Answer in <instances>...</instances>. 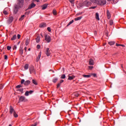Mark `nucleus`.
<instances>
[{"label": "nucleus", "mask_w": 126, "mask_h": 126, "mask_svg": "<svg viewBox=\"0 0 126 126\" xmlns=\"http://www.w3.org/2000/svg\"><path fill=\"white\" fill-rule=\"evenodd\" d=\"M74 22V21L73 20H71L67 25V26H69V25H70V24H72V23H73V22Z\"/></svg>", "instance_id": "cd10ccee"}, {"label": "nucleus", "mask_w": 126, "mask_h": 126, "mask_svg": "<svg viewBox=\"0 0 126 126\" xmlns=\"http://www.w3.org/2000/svg\"><path fill=\"white\" fill-rule=\"evenodd\" d=\"M13 21V17L11 16V17H9V18L7 21V23L8 24H10Z\"/></svg>", "instance_id": "0eeeda50"}, {"label": "nucleus", "mask_w": 126, "mask_h": 126, "mask_svg": "<svg viewBox=\"0 0 126 126\" xmlns=\"http://www.w3.org/2000/svg\"><path fill=\"white\" fill-rule=\"evenodd\" d=\"M26 100V98H25V96H21L19 98V102H25Z\"/></svg>", "instance_id": "6e6552de"}, {"label": "nucleus", "mask_w": 126, "mask_h": 126, "mask_svg": "<svg viewBox=\"0 0 126 126\" xmlns=\"http://www.w3.org/2000/svg\"><path fill=\"white\" fill-rule=\"evenodd\" d=\"M24 5V0H18L17 4L14 5L13 13L16 14L20 8H22Z\"/></svg>", "instance_id": "f257e3e1"}, {"label": "nucleus", "mask_w": 126, "mask_h": 126, "mask_svg": "<svg viewBox=\"0 0 126 126\" xmlns=\"http://www.w3.org/2000/svg\"><path fill=\"white\" fill-rule=\"evenodd\" d=\"M13 116L15 118H17V117H18V115H17V114H16L15 112L13 113Z\"/></svg>", "instance_id": "7c9ffc66"}, {"label": "nucleus", "mask_w": 126, "mask_h": 126, "mask_svg": "<svg viewBox=\"0 0 126 126\" xmlns=\"http://www.w3.org/2000/svg\"><path fill=\"white\" fill-rule=\"evenodd\" d=\"M1 100V97L0 98V101Z\"/></svg>", "instance_id": "338daca9"}, {"label": "nucleus", "mask_w": 126, "mask_h": 126, "mask_svg": "<svg viewBox=\"0 0 126 126\" xmlns=\"http://www.w3.org/2000/svg\"><path fill=\"white\" fill-rule=\"evenodd\" d=\"M69 1H70L71 3H72L73 4L74 3V0H69Z\"/></svg>", "instance_id": "79ce46f5"}, {"label": "nucleus", "mask_w": 126, "mask_h": 126, "mask_svg": "<svg viewBox=\"0 0 126 126\" xmlns=\"http://www.w3.org/2000/svg\"><path fill=\"white\" fill-rule=\"evenodd\" d=\"M36 47L37 49H40V48H41V46L39 44H38Z\"/></svg>", "instance_id": "09e8293b"}, {"label": "nucleus", "mask_w": 126, "mask_h": 126, "mask_svg": "<svg viewBox=\"0 0 126 126\" xmlns=\"http://www.w3.org/2000/svg\"><path fill=\"white\" fill-rule=\"evenodd\" d=\"M36 6V4L34 3H32L31 5L28 8V9H31V8H33Z\"/></svg>", "instance_id": "1a4fd4ad"}, {"label": "nucleus", "mask_w": 126, "mask_h": 126, "mask_svg": "<svg viewBox=\"0 0 126 126\" xmlns=\"http://www.w3.org/2000/svg\"><path fill=\"white\" fill-rule=\"evenodd\" d=\"M31 48H29L28 49V51H31Z\"/></svg>", "instance_id": "680f3d73"}, {"label": "nucleus", "mask_w": 126, "mask_h": 126, "mask_svg": "<svg viewBox=\"0 0 126 126\" xmlns=\"http://www.w3.org/2000/svg\"><path fill=\"white\" fill-rule=\"evenodd\" d=\"M46 26H47V25H46V23H45L40 24L39 25V27L40 28H44L46 27Z\"/></svg>", "instance_id": "f8f14e48"}, {"label": "nucleus", "mask_w": 126, "mask_h": 126, "mask_svg": "<svg viewBox=\"0 0 126 126\" xmlns=\"http://www.w3.org/2000/svg\"><path fill=\"white\" fill-rule=\"evenodd\" d=\"M42 9L44 10V9H46L47 7H48V4H44L42 6Z\"/></svg>", "instance_id": "f3484780"}, {"label": "nucleus", "mask_w": 126, "mask_h": 126, "mask_svg": "<svg viewBox=\"0 0 126 126\" xmlns=\"http://www.w3.org/2000/svg\"><path fill=\"white\" fill-rule=\"evenodd\" d=\"M3 88V86L2 84H0V90H1Z\"/></svg>", "instance_id": "37998d69"}, {"label": "nucleus", "mask_w": 126, "mask_h": 126, "mask_svg": "<svg viewBox=\"0 0 126 126\" xmlns=\"http://www.w3.org/2000/svg\"><path fill=\"white\" fill-rule=\"evenodd\" d=\"M25 50L26 51V52L27 51V47H25Z\"/></svg>", "instance_id": "bf43d9fd"}, {"label": "nucleus", "mask_w": 126, "mask_h": 126, "mask_svg": "<svg viewBox=\"0 0 126 126\" xmlns=\"http://www.w3.org/2000/svg\"><path fill=\"white\" fill-rule=\"evenodd\" d=\"M36 42V43H40V37L39 36H38L37 38H35Z\"/></svg>", "instance_id": "6ab92c4d"}, {"label": "nucleus", "mask_w": 126, "mask_h": 126, "mask_svg": "<svg viewBox=\"0 0 126 126\" xmlns=\"http://www.w3.org/2000/svg\"><path fill=\"white\" fill-rule=\"evenodd\" d=\"M17 91H19L20 92L23 93V89H20L17 90Z\"/></svg>", "instance_id": "c9c22d12"}, {"label": "nucleus", "mask_w": 126, "mask_h": 126, "mask_svg": "<svg viewBox=\"0 0 126 126\" xmlns=\"http://www.w3.org/2000/svg\"><path fill=\"white\" fill-rule=\"evenodd\" d=\"M61 78L62 79H64V78H65V75L63 74V75L61 76Z\"/></svg>", "instance_id": "f704fd0d"}, {"label": "nucleus", "mask_w": 126, "mask_h": 126, "mask_svg": "<svg viewBox=\"0 0 126 126\" xmlns=\"http://www.w3.org/2000/svg\"><path fill=\"white\" fill-rule=\"evenodd\" d=\"M32 83H33V84H34L35 85H37V82L35 81V80L33 79L32 80Z\"/></svg>", "instance_id": "e433bc0d"}, {"label": "nucleus", "mask_w": 126, "mask_h": 126, "mask_svg": "<svg viewBox=\"0 0 126 126\" xmlns=\"http://www.w3.org/2000/svg\"><path fill=\"white\" fill-rule=\"evenodd\" d=\"M36 1H37V2H39V0H36Z\"/></svg>", "instance_id": "e2e57ef3"}, {"label": "nucleus", "mask_w": 126, "mask_h": 126, "mask_svg": "<svg viewBox=\"0 0 126 126\" xmlns=\"http://www.w3.org/2000/svg\"><path fill=\"white\" fill-rule=\"evenodd\" d=\"M11 49V47L9 46H7V50H8V51H9V50H10Z\"/></svg>", "instance_id": "c03bdc74"}, {"label": "nucleus", "mask_w": 126, "mask_h": 126, "mask_svg": "<svg viewBox=\"0 0 126 126\" xmlns=\"http://www.w3.org/2000/svg\"><path fill=\"white\" fill-rule=\"evenodd\" d=\"M53 14H54V15H57V10L55 9H54L53 10Z\"/></svg>", "instance_id": "bb28decb"}, {"label": "nucleus", "mask_w": 126, "mask_h": 126, "mask_svg": "<svg viewBox=\"0 0 126 126\" xmlns=\"http://www.w3.org/2000/svg\"><path fill=\"white\" fill-rule=\"evenodd\" d=\"M96 8V7H92V8H93V9H95Z\"/></svg>", "instance_id": "052dcab7"}, {"label": "nucleus", "mask_w": 126, "mask_h": 126, "mask_svg": "<svg viewBox=\"0 0 126 126\" xmlns=\"http://www.w3.org/2000/svg\"><path fill=\"white\" fill-rule=\"evenodd\" d=\"M99 0H91V1L93 2V3H96V4H98V3H99Z\"/></svg>", "instance_id": "4468645a"}, {"label": "nucleus", "mask_w": 126, "mask_h": 126, "mask_svg": "<svg viewBox=\"0 0 126 126\" xmlns=\"http://www.w3.org/2000/svg\"><path fill=\"white\" fill-rule=\"evenodd\" d=\"M29 44V39L27 38L26 40V45L27 46H28V44Z\"/></svg>", "instance_id": "c85d7f7f"}, {"label": "nucleus", "mask_w": 126, "mask_h": 126, "mask_svg": "<svg viewBox=\"0 0 126 126\" xmlns=\"http://www.w3.org/2000/svg\"><path fill=\"white\" fill-rule=\"evenodd\" d=\"M14 109H13V107L12 106H10V114H12V113H14Z\"/></svg>", "instance_id": "ddd939ff"}, {"label": "nucleus", "mask_w": 126, "mask_h": 126, "mask_svg": "<svg viewBox=\"0 0 126 126\" xmlns=\"http://www.w3.org/2000/svg\"><path fill=\"white\" fill-rule=\"evenodd\" d=\"M89 64L90 65H94V61L92 59H90L89 61Z\"/></svg>", "instance_id": "9d476101"}, {"label": "nucleus", "mask_w": 126, "mask_h": 126, "mask_svg": "<svg viewBox=\"0 0 126 126\" xmlns=\"http://www.w3.org/2000/svg\"><path fill=\"white\" fill-rule=\"evenodd\" d=\"M40 35H41V37H43V34H41Z\"/></svg>", "instance_id": "69168bd1"}, {"label": "nucleus", "mask_w": 126, "mask_h": 126, "mask_svg": "<svg viewBox=\"0 0 126 126\" xmlns=\"http://www.w3.org/2000/svg\"><path fill=\"white\" fill-rule=\"evenodd\" d=\"M113 23H114V22H113V20H110L109 21V24H110V25H111V26L113 25Z\"/></svg>", "instance_id": "72a5a7b5"}, {"label": "nucleus", "mask_w": 126, "mask_h": 126, "mask_svg": "<svg viewBox=\"0 0 126 126\" xmlns=\"http://www.w3.org/2000/svg\"><path fill=\"white\" fill-rule=\"evenodd\" d=\"M83 77H85V78H90L91 77V75H86L84 74L83 75Z\"/></svg>", "instance_id": "aec40b11"}, {"label": "nucleus", "mask_w": 126, "mask_h": 126, "mask_svg": "<svg viewBox=\"0 0 126 126\" xmlns=\"http://www.w3.org/2000/svg\"><path fill=\"white\" fill-rule=\"evenodd\" d=\"M4 60H7V55H4Z\"/></svg>", "instance_id": "864d4df0"}, {"label": "nucleus", "mask_w": 126, "mask_h": 126, "mask_svg": "<svg viewBox=\"0 0 126 126\" xmlns=\"http://www.w3.org/2000/svg\"><path fill=\"white\" fill-rule=\"evenodd\" d=\"M89 5H91V2H89L87 0L85 1L82 4V3H80V7H82V6H89Z\"/></svg>", "instance_id": "f03ea898"}, {"label": "nucleus", "mask_w": 126, "mask_h": 126, "mask_svg": "<svg viewBox=\"0 0 126 126\" xmlns=\"http://www.w3.org/2000/svg\"><path fill=\"white\" fill-rule=\"evenodd\" d=\"M63 82V80H61L60 81V84H62Z\"/></svg>", "instance_id": "5fc2aeb1"}, {"label": "nucleus", "mask_w": 126, "mask_h": 126, "mask_svg": "<svg viewBox=\"0 0 126 126\" xmlns=\"http://www.w3.org/2000/svg\"><path fill=\"white\" fill-rule=\"evenodd\" d=\"M20 37H21V35H20V34H18V35H17V38H18V39H20Z\"/></svg>", "instance_id": "3c124183"}, {"label": "nucleus", "mask_w": 126, "mask_h": 126, "mask_svg": "<svg viewBox=\"0 0 126 126\" xmlns=\"http://www.w3.org/2000/svg\"><path fill=\"white\" fill-rule=\"evenodd\" d=\"M89 68L90 69H92V68H93V66H89Z\"/></svg>", "instance_id": "603ef678"}, {"label": "nucleus", "mask_w": 126, "mask_h": 126, "mask_svg": "<svg viewBox=\"0 0 126 126\" xmlns=\"http://www.w3.org/2000/svg\"><path fill=\"white\" fill-rule=\"evenodd\" d=\"M9 126H12V125L10 124V125H9Z\"/></svg>", "instance_id": "774afa93"}, {"label": "nucleus", "mask_w": 126, "mask_h": 126, "mask_svg": "<svg viewBox=\"0 0 126 126\" xmlns=\"http://www.w3.org/2000/svg\"><path fill=\"white\" fill-rule=\"evenodd\" d=\"M58 80H59V79L57 77H55L53 79L52 81L54 83H56V82H57V81H58Z\"/></svg>", "instance_id": "5701e85b"}, {"label": "nucleus", "mask_w": 126, "mask_h": 126, "mask_svg": "<svg viewBox=\"0 0 126 126\" xmlns=\"http://www.w3.org/2000/svg\"><path fill=\"white\" fill-rule=\"evenodd\" d=\"M45 40L47 41V43H50L51 42V37L49 35H45Z\"/></svg>", "instance_id": "423d86ee"}, {"label": "nucleus", "mask_w": 126, "mask_h": 126, "mask_svg": "<svg viewBox=\"0 0 126 126\" xmlns=\"http://www.w3.org/2000/svg\"><path fill=\"white\" fill-rule=\"evenodd\" d=\"M41 52L39 53L38 55L36 58V62H39L40 59L41 58Z\"/></svg>", "instance_id": "2eb2a0df"}, {"label": "nucleus", "mask_w": 126, "mask_h": 126, "mask_svg": "<svg viewBox=\"0 0 126 126\" xmlns=\"http://www.w3.org/2000/svg\"><path fill=\"white\" fill-rule=\"evenodd\" d=\"M60 86H61V84L60 83H58L57 84V88H59V87H60Z\"/></svg>", "instance_id": "49530a36"}, {"label": "nucleus", "mask_w": 126, "mask_h": 126, "mask_svg": "<svg viewBox=\"0 0 126 126\" xmlns=\"http://www.w3.org/2000/svg\"><path fill=\"white\" fill-rule=\"evenodd\" d=\"M81 18H82V17L80 16V17L75 18L74 20L75 21H77L78 20H80V19H81Z\"/></svg>", "instance_id": "a878e982"}, {"label": "nucleus", "mask_w": 126, "mask_h": 126, "mask_svg": "<svg viewBox=\"0 0 126 126\" xmlns=\"http://www.w3.org/2000/svg\"><path fill=\"white\" fill-rule=\"evenodd\" d=\"M74 96L75 97H78V96H79V94H78V93H76L74 94Z\"/></svg>", "instance_id": "a19ab883"}, {"label": "nucleus", "mask_w": 126, "mask_h": 126, "mask_svg": "<svg viewBox=\"0 0 126 126\" xmlns=\"http://www.w3.org/2000/svg\"><path fill=\"white\" fill-rule=\"evenodd\" d=\"M30 84V80H27L24 83V85L27 86L29 85Z\"/></svg>", "instance_id": "412c9836"}, {"label": "nucleus", "mask_w": 126, "mask_h": 126, "mask_svg": "<svg viewBox=\"0 0 126 126\" xmlns=\"http://www.w3.org/2000/svg\"><path fill=\"white\" fill-rule=\"evenodd\" d=\"M45 55L47 57H50L51 56V50L49 48H45Z\"/></svg>", "instance_id": "20e7f679"}, {"label": "nucleus", "mask_w": 126, "mask_h": 126, "mask_svg": "<svg viewBox=\"0 0 126 126\" xmlns=\"http://www.w3.org/2000/svg\"><path fill=\"white\" fill-rule=\"evenodd\" d=\"M116 45L117 46V47H119V46H120V44L116 43Z\"/></svg>", "instance_id": "6e6d98bb"}, {"label": "nucleus", "mask_w": 126, "mask_h": 126, "mask_svg": "<svg viewBox=\"0 0 126 126\" xmlns=\"http://www.w3.org/2000/svg\"><path fill=\"white\" fill-rule=\"evenodd\" d=\"M19 52H20V55H23V46H22V45H21L20 47Z\"/></svg>", "instance_id": "9b49d317"}, {"label": "nucleus", "mask_w": 126, "mask_h": 126, "mask_svg": "<svg viewBox=\"0 0 126 126\" xmlns=\"http://www.w3.org/2000/svg\"><path fill=\"white\" fill-rule=\"evenodd\" d=\"M108 44L110 46H113V45H115V42L114 41H109V42H108Z\"/></svg>", "instance_id": "393cba45"}, {"label": "nucleus", "mask_w": 126, "mask_h": 126, "mask_svg": "<svg viewBox=\"0 0 126 126\" xmlns=\"http://www.w3.org/2000/svg\"><path fill=\"white\" fill-rule=\"evenodd\" d=\"M17 38L16 35L15 34L13 36V37L11 38V40L12 41H14V40H16Z\"/></svg>", "instance_id": "b1692460"}, {"label": "nucleus", "mask_w": 126, "mask_h": 126, "mask_svg": "<svg viewBox=\"0 0 126 126\" xmlns=\"http://www.w3.org/2000/svg\"><path fill=\"white\" fill-rule=\"evenodd\" d=\"M25 16V15H23L21 18L19 19V20H23V19H24V17Z\"/></svg>", "instance_id": "2f4dec72"}, {"label": "nucleus", "mask_w": 126, "mask_h": 126, "mask_svg": "<svg viewBox=\"0 0 126 126\" xmlns=\"http://www.w3.org/2000/svg\"><path fill=\"white\" fill-rule=\"evenodd\" d=\"M31 126H36V125H32Z\"/></svg>", "instance_id": "0e129e2a"}, {"label": "nucleus", "mask_w": 126, "mask_h": 126, "mask_svg": "<svg viewBox=\"0 0 126 126\" xmlns=\"http://www.w3.org/2000/svg\"><path fill=\"white\" fill-rule=\"evenodd\" d=\"M107 3V1L106 0H99L98 3L97 4L98 5H105Z\"/></svg>", "instance_id": "39448f33"}, {"label": "nucleus", "mask_w": 126, "mask_h": 126, "mask_svg": "<svg viewBox=\"0 0 126 126\" xmlns=\"http://www.w3.org/2000/svg\"><path fill=\"white\" fill-rule=\"evenodd\" d=\"M3 13H4V14L5 15H7V14H8V13H7V12L5 10H3Z\"/></svg>", "instance_id": "4c0bfd02"}, {"label": "nucleus", "mask_w": 126, "mask_h": 126, "mask_svg": "<svg viewBox=\"0 0 126 126\" xmlns=\"http://www.w3.org/2000/svg\"><path fill=\"white\" fill-rule=\"evenodd\" d=\"M107 15L108 19H110V18H111V14L110 13L109 10H107Z\"/></svg>", "instance_id": "dca6fc26"}, {"label": "nucleus", "mask_w": 126, "mask_h": 126, "mask_svg": "<svg viewBox=\"0 0 126 126\" xmlns=\"http://www.w3.org/2000/svg\"><path fill=\"white\" fill-rule=\"evenodd\" d=\"M95 19H97V20H100V18H99V14L97 12L95 13Z\"/></svg>", "instance_id": "4be33fe9"}, {"label": "nucleus", "mask_w": 126, "mask_h": 126, "mask_svg": "<svg viewBox=\"0 0 126 126\" xmlns=\"http://www.w3.org/2000/svg\"><path fill=\"white\" fill-rule=\"evenodd\" d=\"M93 75L94 77H96V74H93Z\"/></svg>", "instance_id": "13d9d810"}, {"label": "nucleus", "mask_w": 126, "mask_h": 126, "mask_svg": "<svg viewBox=\"0 0 126 126\" xmlns=\"http://www.w3.org/2000/svg\"><path fill=\"white\" fill-rule=\"evenodd\" d=\"M29 70L31 74H32V73H33V74H36V71L35 70V68L34 67V66H31V67L29 69Z\"/></svg>", "instance_id": "7ed1b4c3"}, {"label": "nucleus", "mask_w": 126, "mask_h": 126, "mask_svg": "<svg viewBox=\"0 0 126 126\" xmlns=\"http://www.w3.org/2000/svg\"><path fill=\"white\" fill-rule=\"evenodd\" d=\"M75 78V76H68V80H72V79H74Z\"/></svg>", "instance_id": "a211bd4d"}, {"label": "nucleus", "mask_w": 126, "mask_h": 126, "mask_svg": "<svg viewBox=\"0 0 126 126\" xmlns=\"http://www.w3.org/2000/svg\"><path fill=\"white\" fill-rule=\"evenodd\" d=\"M21 87H22V86L20 85H19L18 86H17L16 87V88H17V89H19V88H21Z\"/></svg>", "instance_id": "ea45409f"}, {"label": "nucleus", "mask_w": 126, "mask_h": 126, "mask_svg": "<svg viewBox=\"0 0 126 126\" xmlns=\"http://www.w3.org/2000/svg\"><path fill=\"white\" fill-rule=\"evenodd\" d=\"M25 96H29V91H27L25 94Z\"/></svg>", "instance_id": "473e14b6"}, {"label": "nucleus", "mask_w": 126, "mask_h": 126, "mask_svg": "<svg viewBox=\"0 0 126 126\" xmlns=\"http://www.w3.org/2000/svg\"><path fill=\"white\" fill-rule=\"evenodd\" d=\"M17 49V46L16 45H14L13 47V49L16 50Z\"/></svg>", "instance_id": "a18cd8bd"}, {"label": "nucleus", "mask_w": 126, "mask_h": 126, "mask_svg": "<svg viewBox=\"0 0 126 126\" xmlns=\"http://www.w3.org/2000/svg\"><path fill=\"white\" fill-rule=\"evenodd\" d=\"M29 66V65L28 64H26L24 66L25 69H27L28 68Z\"/></svg>", "instance_id": "c756f323"}, {"label": "nucleus", "mask_w": 126, "mask_h": 126, "mask_svg": "<svg viewBox=\"0 0 126 126\" xmlns=\"http://www.w3.org/2000/svg\"><path fill=\"white\" fill-rule=\"evenodd\" d=\"M33 92H34V91H30L29 92V93L30 94H32V93H33Z\"/></svg>", "instance_id": "8fccbe9b"}, {"label": "nucleus", "mask_w": 126, "mask_h": 126, "mask_svg": "<svg viewBox=\"0 0 126 126\" xmlns=\"http://www.w3.org/2000/svg\"><path fill=\"white\" fill-rule=\"evenodd\" d=\"M47 30L49 31V32H51V28L48 27L47 28Z\"/></svg>", "instance_id": "de8ad7c7"}, {"label": "nucleus", "mask_w": 126, "mask_h": 126, "mask_svg": "<svg viewBox=\"0 0 126 126\" xmlns=\"http://www.w3.org/2000/svg\"><path fill=\"white\" fill-rule=\"evenodd\" d=\"M120 46H121V47H123V48L125 47V45L124 44H120Z\"/></svg>", "instance_id": "4d7b16f0"}, {"label": "nucleus", "mask_w": 126, "mask_h": 126, "mask_svg": "<svg viewBox=\"0 0 126 126\" xmlns=\"http://www.w3.org/2000/svg\"><path fill=\"white\" fill-rule=\"evenodd\" d=\"M25 82V79H22V80H21V84H24Z\"/></svg>", "instance_id": "58836bf2"}]
</instances>
